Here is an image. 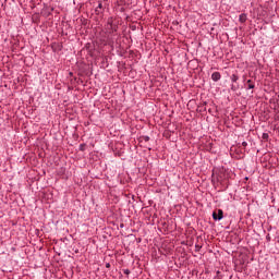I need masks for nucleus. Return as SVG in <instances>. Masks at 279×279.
I'll return each instance as SVG.
<instances>
[{"mask_svg":"<svg viewBox=\"0 0 279 279\" xmlns=\"http://www.w3.org/2000/svg\"><path fill=\"white\" fill-rule=\"evenodd\" d=\"M107 34H114L117 33V25H114L112 17H109L106 25Z\"/></svg>","mask_w":279,"mask_h":279,"instance_id":"obj_1","label":"nucleus"},{"mask_svg":"<svg viewBox=\"0 0 279 279\" xmlns=\"http://www.w3.org/2000/svg\"><path fill=\"white\" fill-rule=\"evenodd\" d=\"M214 221H221L223 219V209H217L213 213Z\"/></svg>","mask_w":279,"mask_h":279,"instance_id":"obj_2","label":"nucleus"},{"mask_svg":"<svg viewBox=\"0 0 279 279\" xmlns=\"http://www.w3.org/2000/svg\"><path fill=\"white\" fill-rule=\"evenodd\" d=\"M211 80H213L214 82H219V80H221V74H220L219 72H214V73L211 74Z\"/></svg>","mask_w":279,"mask_h":279,"instance_id":"obj_3","label":"nucleus"},{"mask_svg":"<svg viewBox=\"0 0 279 279\" xmlns=\"http://www.w3.org/2000/svg\"><path fill=\"white\" fill-rule=\"evenodd\" d=\"M239 21L240 23H245L247 21V14L245 13L240 14Z\"/></svg>","mask_w":279,"mask_h":279,"instance_id":"obj_4","label":"nucleus"},{"mask_svg":"<svg viewBox=\"0 0 279 279\" xmlns=\"http://www.w3.org/2000/svg\"><path fill=\"white\" fill-rule=\"evenodd\" d=\"M254 83L252 82V80H248L247 81V84H246V88L248 89V90H252V88H254Z\"/></svg>","mask_w":279,"mask_h":279,"instance_id":"obj_5","label":"nucleus"},{"mask_svg":"<svg viewBox=\"0 0 279 279\" xmlns=\"http://www.w3.org/2000/svg\"><path fill=\"white\" fill-rule=\"evenodd\" d=\"M231 81H232V82H238V81H239V75L233 74V75L231 76Z\"/></svg>","mask_w":279,"mask_h":279,"instance_id":"obj_6","label":"nucleus"},{"mask_svg":"<svg viewBox=\"0 0 279 279\" xmlns=\"http://www.w3.org/2000/svg\"><path fill=\"white\" fill-rule=\"evenodd\" d=\"M101 8H104V4H101V2H100V3H98V7L96 8V12H99V10H101Z\"/></svg>","mask_w":279,"mask_h":279,"instance_id":"obj_7","label":"nucleus"},{"mask_svg":"<svg viewBox=\"0 0 279 279\" xmlns=\"http://www.w3.org/2000/svg\"><path fill=\"white\" fill-rule=\"evenodd\" d=\"M123 274H125V276H130L131 271H130V269H124Z\"/></svg>","mask_w":279,"mask_h":279,"instance_id":"obj_8","label":"nucleus"},{"mask_svg":"<svg viewBox=\"0 0 279 279\" xmlns=\"http://www.w3.org/2000/svg\"><path fill=\"white\" fill-rule=\"evenodd\" d=\"M263 138H264V140H267V138H269V134H267V133H264V134H263Z\"/></svg>","mask_w":279,"mask_h":279,"instance_id":"obj_9","label":"nucleus"},{"mask_svg":"<svg viewBox=\"0 0 279 279\" xmlns=\"http://www.w3.org/2000/svg\"><path fill=\"white\" fill-rule=\"evenodd\" d=\"M242 147H247V142H243Z\"/></svg>","mask_w":279,"mask_h":279,"instance_id":"obj_10","label":"nucleus"},{"mask_svg":"<svg viewBox=\"0 0 279 279\" xmlns=\"http://www.w3.org/2000/svg\"><path fill=\"white\" fill-rule=\"evenodd\" d=\"M107 269H110V263L106 264Z\"/></svg>","mask_w":279,"mask_h":279,"instance_id":"obj_11","label":"nucleus"},{"mask_svg":"<svg viewBox=\"0 0 279 279\" xmlns=\"http://www.w3.org/2000/svg\"><path fill=\"white\" fill-rule=\"evenodd\" d=\"M70 77H73V72H69Z\"/></svg>","mask_w":279,"mask_h":279,"instance_id":"obj_12","label":"nucleus"},{"mask_svg":"<svg viewBox=\"0 0 279 279\" xmlns=\"http://www.w3.org/2000/svg\"><path fill=\"white\" fill-rule=\"evenodd\" d=\"M231 90H235L234 85H232Z\"/></svg>","mask_w":279,"mask_h":279,"instance_id":"obj_13","label":"nucleus"},{"mask_svg":"<svg viewBox=\"0 0 279 279\" xmlns=\"http://www.w3.org/2000/svg\"><path fill=\"white\" fill-rule=\"evenodd\" d=\"M145 141H149V136H146V137H145Z\"/></svg>","mask_w":279,"mask_h":279,"instance_id":"obj_14","label":"nucleus"},{"mask_svg":"<svg viewBox=\"0 0 279 279\" xmlns=\"http://www.w3.org/2000/svg\"><path fill=\"white\" fill-rule=\"evenodd\" d=\"M120 227H121V228H123V223H122V225H120Z\"/></svg>","mask_w":279,"mask_h":279,"instance_id":"obj_15","label":"nucleus"}]
</instances>
